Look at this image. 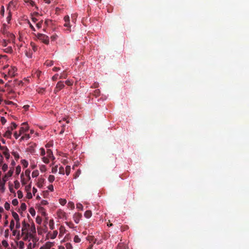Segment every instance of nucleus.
<instances>
[{"label":"nucleus","instance_id":"f257e3e1","mask_svg":"<svg viewBox=\"0 0 249 249\" xmlns=\"http://www.w3.org/2000/svg\"><path fill=\"white\" fill-rule=\"evenodd\" d=\"M36 37L41 40L42 42L46 45H48L49 44V36L46 35L38 33L36 35Z\"/></svg>","mask_w":249,"mask_h":249},{"label":"nucleus","instance_id":"f03ea898","mask_svg":"<svg viewBox=\"0 0 249 249\" xmlns=\"http://www.w3.org/2000/svg\"><path fill=\"white\" fill-rule=\"evenodd\" d=\"M22 126H21L20 128L19 132L20 135H21L22 133L26 132L29 130V126L26 123H23L22 124Z\"/></svg>","mask_w":249,"mask_h":249},{"label":"nucleus","instance_id":"7ed1b4c3","mask_svg":"<svg viewBox=\"0 0 249 249\" xmlns=\"http://www.w3.org/2000/svg\"><path fill=\"white\" fill-rule=\"evenodd\" d=\"M64 87L65 85L63 83V82L61 81H59L56 84V87L54 90V92L55 93L58 92L60 90L64 88Z\"/></svg>","mask_w":249,"mask_h":249},{"label":"nucleus","instance_id":"20e7f679","mask_svg":"<svg viewBox=\"0 0 249 249\" xmlns=\"http://www.w3.org/2000/svg\"><path fill=\"white\" fill-rule=\"evenodd\" d=\"M65 23L64 24V26L66 27H68L67 29L68 31L71 32V26L70 24V17L69 16H66L64 18Z\"/></svg>","mask_w":249,"mask_h":249},{"label":"nucleus","instance_id":"39448f33","mask_svg":"<svg viewBox=\"0 0 249 249\" xmlns=\"http://www.w3.org/2000/svg\"><path fill=\"white\" fill-rule=\"evenodd\" d=\"M82 215L81 213H76L73 215V220L76 223H78Z\"/></svg>","mask_w":249,"mask_h":249},{"label":"nucleus","instance_id":"423d86ee","mask_svg":"<svg viewBox=\"0 0 249 249\" xmlns=\"http://www.w3.org/2000/svg\"><path fill=\"white\" fill-rule=\"evenodd\" d=\"M22 234H24L25 231H27V228H28L30 227V225L28 223H26L24 220L22 222Z\"/></svg>","mask_w":249,"mask_h":249},{"label":"nucleus","instance_id":"0eeeda50","mask_svg":"<svg viewBox=\"0 0 249 249\" xmlns=\"http://www.w3.org/2000/svg\"><path fill=\"white\" fill-rule=\"evenodd\" d=\"M17 69L16 67H12L11 69L9 70L8 75L11 77H14L16 75V72Z\"/></svg>","mask_w":249,"mask_h":249},{"label":"nucleus","instance_id":"6e6552de","mask_svg":"<svg viewBox=\"0 0 249 249\" xmlns=\"http://www.w3.org/2000/svg\"><path fill=\"white\" fill-rule=\"evenodd\" d=\"M6 181V179L4 178H2V181L0 180V190H1L2 192H3L5 190L4 185Z\"/></svg>","mask_w":249,"mask_h":249},{"label":"nucleus","instance_id":"1a4fd4ad","mask_svg":"<svg viewBox=\"0 0 249 249\" xmlns=\"http://www.w3.org/2000/svg\"><path fill=\"white\" fill-rule=\"evenodd\" d=\"M4 149L3 150V154L5 156L6 159L8 160L10 158V155L9 153V149L8 148H3Z\"/></svg>","mask_w":249,"mask_h":249},{"label":"nucleus","instance_id":"9d476101","mask_svg":"<svg viewBox=\"0 0 249 249\" xmlns=\"http://www.w3.org/2000/svg\"><path fill=\"white\" fill-rule=\"evenodd\" d=\"M13 172H14V169H10L8 172V173L5 174L3 177V178H4L5 179H6L7 178H8V177H10L12 176L13 174Z\"/></svg>","mask_w":249,"mask_h":249},{"label":"nucleus","instance_id":"9b49d317","mask_svg":"<svg viewBox=\"0 0 249 249\" xmlns=\"http://www.w3.org/2000/svg\"><path fill=\"white\" fill-rule=\"evenodd\" d=\"M53 245V243L50 242H47L46 243L44 248V249H50L51 247Z\"/></svg>","mask_w":249,"mask_h":249},{"label":"nucleus","instance_id":"f8f14e48","mask_svg":"<svg viewBox=\"0 0 249 249\" xmlns=\"http://www.w3.org/2000/svg\"><path fill=\"white\" fill-rule=\"evenodd\" d=\"M92 215V213L90 211L88 210L85 212L84 216L87 218H90Z\"/></svg>","mask_w":249,"mask_h":249},{"label":"nucleus","instance_id":"ddd939ff","mask_svg":"<svg viewBox=\"0 0 249 249\" xmlns=\"http://www.w3.org/2000/svg\"><path fill=\"white\" fill-rule=\"evenodd\" d=\"M12 214L15 220L17 221H19V218L18 213L15 212H12Z\"/></svg>","mask_w":249,"mask_h":249},{"label":"nucleus","instance_id":"4468645a","mask_svg":"<svg viewBox=\"0 0 249 249\" xmlns=\"http://www.w3.org/2000/svg\"><path fill=\"white\" fill-rule=\"evenodd\" d=\"M12 135L11 130H7L4 134V137H6L7 138H11Z\"/></svg>","mask_w":249,"mask_h":249},{"label":"nucleus","instance_id":"2eb2a0df","mask_svg":"<svg viewBox=\"0 0 249 249\" xmlns=\"http://www.w3.org/2000/svg\"><path fill=\"white\" fill-rule=\"evenodd\" d=\"M47 156L49 158H52L53 160L54 159V157L53 156V152L51 150H50V149L47 150Z\"/></svg>","mask_w":249,"mask_h":249},{"label":"nucleus","instance_id":"dca6fc26","mask_svg":"<svg viewBox=\"0 0 249 249\" xmlns=\"http://www.w3.org/2000/svg\"><path fill=\"white\" fill-rule=\"evenodd\" d=\"M49 227L51 230H53L54 228V221L53 219H51L49 221Z\"/></svg>","mask_w":249,"mask_h":249},{"label":"nucleus","instance_id":"f3484780","mask_svg":"<svg viewBox=\"0 0 249 249\" xmlns=\"http://www.w3.org/2000/svg\"><path fill=\"white\" fill-rule=\"evenodd\" d=\"M21 163L24 168H26L28 165V162L25 160H21Z\"/></svg>","mask_w":249,"mask_h":249},{"label":"nucleus","instance_id":"a211bd4d","mask_svg":"<svg viewBox=\"0 0 249 249\" xmlns=\"http://www.w3.org/2000/svg\"><path fill=\"white\" fill-rule=\"evenodd\" d=\"M41 73V71H36V72L34 74V76L35 77H36L39 78Z\"/></svg>","mask_w":249,"mask_h":249},{"label":"nucleus","instance_id":"6ab92c4d","mask_svg":"<svg viewBox=\"0 0 249 249\" xmlns=\"http://www.w3.org/2000/svg\"><path fill=\"white\" fill-rule=\"evenodd\" d=\"M30 135L29 134H25L24 136H22L21 138L20 139V141H22L24 140V139L28 140L30 138Z\"/></svg>","mask_w":249,"mask_h":249},{"label":"nucleus","instance_id":"aec40b11","mask_svg":"<svg viewBox=\"0 0 249 249\" xmlns=\"http://www.w3.org/2000/svg\"><path fill=\"white\" fill-rule=\"evenodd\" d=\"M32 48V49L33 50L34 52H36L37 51V46L36 45L35 43H34V42H31V44H30Z\"/></svg>","mask_w":249,"mask_h":249},{"label":"nucleus","instance_id":"412c9836","mask_svg":"<svg viewBox=\"0 0 249 249\" xmlns=\"http://www.w3.org/2000/svg\"><path fill=\"white\" fill-rule=\"evenodd\" d=\"M12 154L14 156L16 160H18L19 158V156L17 152L13 151Z\"/></svg>","mask_w":249,"mask_h":249},{"label":"nucleus","instance_id":"4be33fe9","mask_svg":"<svg viewBox=\"0 0 249 249\" xmlns=\"http://www.w3.org/2000/svg\"><path fill=\"white\" fill-rule=\"evenodd\" d=\"M39 172L38 170H35L32 172V176L33 178L36 177L38 176Z\"/></svg>","mask_w":249,"mask_h":249},{"label":"nucleus","instance_id":"5701e85b","mask_svg":"<svg viewBox=\"0 0 249 249\" xmlns=\"http://www.w3.org/2000/svg\"><path fill=\"white\" fill-rule=\"evenodd\" d=\"M20 210L22 211H24L26 210V205L25 203H21V205H20Z\"/></svg>","mask_w":249,"mask_h":249},{"label":"nucleus","instance_id":"b1692460","mask_svg":"<svg viewBox=\"0 0 249 249\" xmlns=\"http://www.w3.org/2000/svg\"><path fill=\"white\" fill-rule=\"evenodd\" d=\"M36 222L38 224H41L42 222V218L40 216H37L36 219Z\"/></svg>","mask_w":249,"mask_h":249},{"label":"nucleus","instance_id":"393cba45","mask_svg":"<svg viewBox=\"0 0 249 249\" xmlns=\"http://www.w3.org/2000/svg\"><path fill=\"white\" fill-rule=\"evenodd\" d=\"M29 212L32 216H35L36 214V211L33 208H31L29 209Z\"/></svg>","mask_w":249,"mask_h":249},{"label":"nucleus","instance_id":"a878e982","mask_svg":"<svg viewBox=\"0 0 249 249\" xmlns=\"http://www.w3.org/2000/svg\"><path fill=\"white\" fill-rule=\"evenodd\" d=\"M54 179H55V177L53 175H50L48 177V180L50 182H53L54 180Z\"/></svg>","mask_w":249,"mask_h":249},{"label":"nucleus","instance_id":"bb28decb","mask_svg":"<svg viewBox=\"0 0 249 249\" xmlns=\"http://www.w3.org/2000/svg\"><path fill=\"white\" fill-rule=\"evenodd\" d=\"M21 171V167L18 165L16 168V173L17 175H18Z\"/></svg>","mask_w":249,"mask_h":249},{"label":"nucleus","instance_id":"cd10ccee","mask_svg":"<svg viewBox=\"0 0 249 249\" xmlns=\"http://www.w3.org/2000/svg\"><path fill=\"white\" fill-rule=\"evenodd\" d=\"M14 226H15L14 221L13 220H12L11 221L10 224V229L11 231L13 230Z\"/></svg>","mask_w":249,"mask_h":249},{"label":"nucleus","instance_id":"c85d7f7f","mask_svg":"<svg viewBox=\"0 0 249 249\" xmlns=\"http://www.w3.org/2000/svg\"><path fill=\"white\" fill-rule=\"evenodd\" d=\"M14 184H15V188L16 189H18L20 186V184H19V181L18 180H15L14 181Z\"/></svg>","mask_w":249,"mask_h":249},{"label":"nucleus","instance_id":"c756f323","mask_svg":"<svg viewBox=\"0 0 249 249\" xmlns=\"http://www.w3.org/2000/svg\"><path fill=\"white\" fill-rule=\"evenodd\" d=\"M59 173L60 174L64 175L65 174L64 168L63 167L61 166L59 169Z\"/></svg>","mask_w":249,"mask_h":249},{"label":"nucleus","instance_id":"7c9ffc66","mask_svg":"<svg viewBox=\"0 0 249 249\" xmlns=\"http://www.w3.org/2000/svg\"><path fill=\"white\" fill-rule=\"evenodd\" d=\"M81 241L80 238L78 237V235H75L74 237V241L75 243H79Z\"/></svg>","mask_w":249,"mask_h":249},{"label":"nucleus","instance_id":"2f4dec72","mask_svg":"<svg viewBox=\"0 0 249 249\" xmlns=\"http://www.w3.org/2000/svg\"><path fill=\"white\" fill-rule=\"evenodd\" d=\"M4 51H5V52H6L7 53H11L13 52V50H12V48L11 47H8L7 48L5 49L4 50Z\"/></svg>","mask_w":249,"mask_h":249},{"label":"nucleus","instance_id":"473e14b6","mask_svg":"<svg viewBox=\"0 0 249 249\" xmlns=\"http://www.w3.org/2000/svg\"><path fill=\"white\" fill-rule=\"evenodd\" d=\"M66 174L67 175H69L70 173L71 168L69 166H67L66 167Z\"/></svg>","mask_w":249,"mask_h":249},{"label":"nucleus","instance_id":"72a5a7b5","mask_svg":"<svg viewBox=\"0 0 249 249\" xmlns=\"http://www.w3.org/2000/svg\"><path fill=\"white\" fill-rule=\"evenodd\" d=\"M17 126V125L14 122H12L11 123V130H13L16 129Z\"/></svg>","mask_w":249,"mask_h":249},{"label":"nucleus","instance_id":"f704fd0d","mask_svg":"<svg viewBox=\"0 0 249 249\" xmlns=\"http://www.w3.org/2000/svg\"><path fill=\"white\" fill-rule=\"evenodd\" d=\"M25 174L28 178V179H30V178H31L30 176V171L28 169L26 170L25 172Z\"/></svg>","mask_w":249,"mask_h":249},{"label":"nucleus","instance_id":"c9c22d12","mask_svg":"<svg viewBox=\"0 0 249 249\" xmlns=\"http://www.w3.org/2000/svg\"><path fill=\"white\" fill-rule=\"evenodd\" d=\"M12 203L14 206L18 205V199L16 198L14 199L12 201Z\"/></svg>","mask_w":249,"mask_h":249},{"label":"nucleus","instance_id":"e433bc0d","mask_svg":"<svg viewBox=\"0 0 249 249\" xmlns=\"http://www.w3.org/2000/svg\"><path fill=\"white\" fill-rule=\"evenodd\" d=\"M59 202L62 205H64L66 203L67 201L65 199H60Z\"/></svg>","mask_w":249,"mask_h":249},{"label":"nucleus","instance_id":"4c0bfd02","mask_svg":"<svg viewBox=\"0 0 249 249\" xmlns=\"http://www.w3.org/2000/svg\"><path fill=\"white\" fill-rule=\"evenodd\" d=\"M42 160L45 163H48L49 162V159L45 157L42 158Z\"/></svg>","mask_w":249,"mask_h":249},{"label":"nucleus","instance_id":"58836bf2","mask_svg":"<svg viewBox=\"0 0 249 249\" xmlns=\"http://www.w3.org/2000/svg\"><path fill=\"white\" fill-rule=\"evenodd\" d=\"M18 196L19 198H21L23 197V194L21 191H18L17 192Z\"/></svg>","mask_w":249,"mask_h":249},{"label":"nucleus","instance_id":"ea45409f","mask_svg":"<svg viewBox=\"0 0 249 249\" xmlns=\"http://www.w3.org/2000/svg\"><path fill=\"white\" fill-rule=\"evenodd\" d=\"M67 75L65 71H63L60 75L59 78H66Z\"/></svg>","mask_w":249,"mask_h":249},{"label":"nucleus","instance_id":"a19ab883","mask_svg":"<svg viewBox=\"0 0 249 249\" xmlns=\"http://www.w3.org/2000/svg\"><path fill=\"white\" fill-rule=\"evenodd\" d=\"M8 169V165L6 164H4L2 165V169L4 172H5Z\"/></svg>","mask_w":249,"mask_h":249},{"label":"nucleus","instance_id":"79ce46f5","mask_svg":"<svg viewBox=\"0 0 249 249\" xmlns=\"http://www.w3.org/2000/svg\"><path fill=\"white\" fill-rule=\"evenodd\" d=\"M4 208L6 210H9L10 209V204L8 203V202H6L5 204H4Z\"/></svg>","mask_w":249,"mask_h":249},{"label":"nucleus","instance_id":"37998d69","mask_svg":"<svg viewBox=\"0 0 249 249\" xmlns=\"http://www.w3.org/2000/svg\"><path fill=\"white\" fill-rule=\"evenodd\" d=\"M57 36L56 35H53L51 36V39L52 41H54L57 39Z\"/></svg>","mask_w":249,"mask_h":249},{"label":"nucleus","instance_id":"c03bdc74","mask_svg":"<svg viewBox=\"0 0 249 249\" xmlns=\"http://www.w3.org/2000/svg\"><path fill=\"white\" fill-rule=\"evenodd\" d=\"M2 244L5 247H7L8 246V244L7 242L4 240L2 241Z\"/></svg>","mask_w":249,"mask_h":249},{"label":"nucleus","instance_id":"a18cd8bd","mask_svg":"<svg viewBox=\"0 0 249 249\" xmlns=\"http://www.w3.org/2000/svg\"><path fill=\"white\" fill-rule=\"evenodd\" d=\"M0 14L2 16H4V8L3 6L1 7Z\"/></svg>","mask_w":249,"mask_h":249},{"label":"nucleus","instance_id":"49530a36","mask_svg":"<svg viewBox=\"0 0 249 249\" xmlns=\"http://www.w3.org/2000/svg\"><path fill=\"white\" fill-rule=\"evenodd\" d=\"M76 207H77V208L79 210H83V206H82V205L81 204H80V203L77 204L76 205Z\"/></svg>","mask_w":249,"mask_h":249},{"label":"nucleus","instance_id":"de8ad7c7","mask_svg":"<svg viewBox=\"0 0 249 249\" xmlns=\"http://www.w3.org/2000/svg\"><path fill=\"white\" fill-rule=\"evenodd\" d=\"M40 155L41 156H44L45 154V151L43 148H41L40 149Z\"/></svg>","mask_w":249,"mask_h":249},{"label":"nucleus","instance_id":"09e8293b","mask_svg":"<svg viewBox=\"0 0 249 249\" xmlns=\"http://www.w3.org/2000/svg\"><path fill=\"white\" fill-rule=\"evenodd\" d=\"M0 121L1 123L4 124L6 122V120L5 119L4 117H1L0 119Z\"/></svg>","mask_w":249,"mask_h":249},{"label":"nucleus","instance_id":"8fccbe9b","mask_svg":"<svg viewBox=\"0 0 249 249\" xmlns=\"http://www.w3.org/2000/svg\"><path fill=\"white\" fill-rule=\"evenodd\" d=\"M11 17H12L11 13L10 11H9V15L7 17V20L8 22H9L11 20Z\"/></svg>","mask_w":249,"mask_h":249},{"label":"nucleus","instance_id":"3c124183","mask_svg":"<svg viewBox=\"0 0 249 249\" xmlns=\"http://www.w3.org/2000/svg\"><path fill=\"white\" fill-rule=\"evenodd\" d=\"M31 231L33 232V233H36V228H35V225H33L31 228Z\"/></svg>","mask_w":249,"mask_h":249},{"label":"nucleus","instance_id":"603ef678","mask_svg":"<svg viewBox=\"0 0 249 249\" xmlns=\"http://www.w3.org/2000/svg\"><path fill=\"white\" fill-rule=\"evenodd\" d=\"M57 233H58V232H57V231H53V235L52 237V239L55 238L56 237Z\"/></svg>","mask_w":249,"mask_h":249},{"label":"nucleus","instance_id":"864d4df0","mask_svg":"<svg viewBox=\"0 0 249 249\" xmlns=\"http://www.w3.org/2000/svg\"><path fill=\"white\" fill-rule=\"evenodd\" d=\"M48 204V203L47 201L46 200H42L41 201V204L42 205H47Z\"/></svg>","mask_w":249,"mask_h":249},{"label":"nucleus","instance_id":"5fc2aeb1","mask_svg":"<svg viewBox=\"0 0 249 249\" xmlns=\"http://www.w3.org/2000/svg\"><path fill=\"white\" fill-rule=\"evenodd\" d=\"M65 84L68 86H70L72 85V82L70 80H67L65 81Z\"/></svg>","mask_w":249,"mask_h":249},{"label":"nucleus","instance_id":"6e6d98bb","mask_svg":"<svg viewBox=\"0 0 249 249\" xmlns=\"http://www.w3.org/2000/svg\"><path fill=\"white\" fill-rule=\"evenodd\" d=\"M9 190L10 191V192L11 193H14L15 191L14 190V189H13V185L12 184H10L9 185Z\"/></svg>","mask_w":249,"mask_h":249},{"label":"nucleus","instance_id":"4d7b16f0","mask_svg":"<svg viewBox=\"0 0 249 249\" xmlns=\"http://www.w3.org/2000/svg\"><path fill=\"white\" fill-rule=\"evenodd\" d=\"M58 76V74H55L54 75H53L52 77L53 81H56L57 79Z\"/></svg>","mask_w":249,"mask_h":249},{"label":"nucleus","instance_id":"13d9d810","mask_svg":"<svg viewBox=\"0 0 249 249\" xmlns=\"http://www.w3.org/2000/svg\"><path fill=\"white\" fill-rule=\"evenodd\" d=\"M42 21H41L40 22H39L38 23H37L36 25V27L38 28H40L42 26Z\"/></svg>","mask_w":249,"mask_h":249},{"label":"nucleus","instance_id":"bf43d9fd","mask_svg":"<svg viewBox=\"0 0 249 249\" xmlns=\"http://www.w3.org/2000/svg\"><path fill=\"white\" fill-rule=\"evenodd\" d=\"M68 205L71 207V209H73L74 208V205L73 202H70L68 203Z\"/></svg>","mask_w":249,"mask_h":249},{"label":"nucleus","instance_id":"052dcab7","mask_svg":"<svg viewBox=\"0 0 249 249\" xmlns=\"http://www.w3.org/2000/svg\"><path fill=\"white\" fill-rule=\"evenodd\" d=\"M48 188L49 190H50L51 192H53V185H50L48 186Z\"/></svg>","mask_w":249,"mask_h":249},{"label":"nucleus","instance_id":"680f3d73","mask_svg":"<svg viewBox=\"0 0 249 249\" xmlns=\"http://www.w3.org/2000/svg\"><path fill=\"white\" fill-rule=\"evenodd\" d=\"M27 197L28 199H31L32 198V194L30 192H28L27 194Z\"/></svg>","mask_w":249,"mask_h":249},{"label":"nucleus","instance_id":"e2e57ef3","mask_svg":"<svg viewBox=\"0 0 249 249\" xmlns=\"http://www.w3.org/2000/svg\"><path fill=\"white\" fill-rule=\"evenodd\" d=\"M20 225L19 223V221L16 222V228L17 229H19L20 228Z\"/></svg>","mask_w":249,"mask_h":249},{"label":"nucleus","instance_id":"0e129e2a","mask_svg":"<svg viewBox=\"0 0 249 249\" xmlns=\"http://www.w3.org/2000/svg\"><path fill=\"white\" fill-rule=\"evenodd\" d=\"M29 24L30 28L32 30V31H36L35 28H34L33 25L30 22H29Z\"/></svg>","mask_w":249,"mask_h":249},{"label":"nucleus","instance_id":"69168bd1","mask_svg":"<svg viewBox=\"0 0 249 249\" xmlns=\"http://www.w3.org/2000/svg\"><path fill=\"white\" fill-rule=\"evenodd\" d=\"M24 247V242L22 241L19 242V248L20 249H23Z\"/></svg>","mask_w":249,"mask_h":249},{"label":"nucleus","instance_id":"338daca9","mask_svg":"<svg viewBox=\"0 0 249 249\" xmlns=\"http://www.w3.org/2000/svg\"><path fill=\"white\" fill-rule=\"evenodd\" d=\"M64 127H65V125H62V129L61 130V131L60 132V134H62L64 132V131H65V128Z\"/></svg>","mask_w":249,"mask_h":249},{"label":"nucleus","instance_id":"774afa93","mask_svg":"<svg viewBox=\"0 0 249 249\" xmlns=\"http://www.w3.org/2000/svg\"><path fill=\"white\" fill-rule=\"evenodd\" d=\"M14 135L16 139H17L18 137L20 135V133L18 135L17 132H15L14 134Z\"/></svg>","mask_w":249,"mask_h":249}]
</instances>
